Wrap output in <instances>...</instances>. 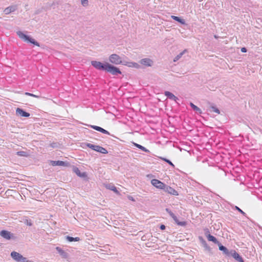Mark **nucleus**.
<instances>
[{
    "mask_svg": "<svg viewBox=\"0 0 262 262\" xmlns=\"http://www.w3.org/2000/svg\"><path fill=\"white\" fill-rule=\"evenodd\" d=\"M17 34L20 38L24 40L25 41L31 42L34 45L39 46V44L35 41L33 39L30 38L28 36L25 34L21 31H18Z\"/></svg>",
    "mask_w": 262,
    "mask_h": 262,
    "instance_id": "f257e3e1",
    "label": "nucleus"
},
{
    "mask_svg": "<svg viewBox=\"0 0 262 262\" xmlns=\"http://www.w3.org/2000/svg\"><path fill=\"white\" fill-rule=\"evenodd\" d=\"M105 71L112 73L113 75H117L118 74L121 73V71L119 70L118 68L114 66H113L107 63Z\"/></svg>",
    "mask_w": 262,
    "mask_h": 262,
    "instance_id": "f03ea898",
    "label": "nucleus"
},
{
    "mask_svg": "<svg viewBox=\"0 0 262 262\" xmlns=\"http://www.w3.org/2000/svg\"><path fill=\"white\" fill-rule=\"evenodd\" d=\"M109 60L111 63L115 64L122 63L121 57L116 54H112L109 57Z\"/></svg>",
    "mask_w": 262,
    "mask_h": 262,
    "instance_id": "7ed1b4c3",
    "label": "nucleus"
},
{
    "mask_svg": "<svg viewBox=\"0 0 262 262\" xmlns=\"http://www.w3.org/2000/svg\"><path fill=\"white\" fill-rule=\"evenodd\" d=\"M87 146L89 147H90V148H91L95 151H97L98 152H99L100 153L104 154H106L107 153V150L105 148H104L101 146H100L98 145H93L90 143L88 144Z\"/></svg>",
    "mask_w": 262,
    "mask_h": 262,
    "instance_id": "20e7f679",
    "label": "nucleus"
},
{
    "mask_svg": "<svg viewBox=\"0 0 262 262\" xmlns=\"http://www.w3.org/2000/svg\"><path fill=\"white\" fill-rule=\"evenodd\" d=\"M151 183L154 186H155V187H156L158 189H165V184L157 179L152 180L151 181Z\"/></svg>",
    "mask_w": 262,
    "mask_h": 262,
    "instance_id": "39448f33",
    "label": "nucleus"
},
{
    "mask_svg": "<svg viewBox=\"0 0 262 262\" xmlns=\"http://www.w3.org/2000/svg\"><path fill=\"white\" fill-rule=\"evenodd\" d=\"M166 211L169 214V215L172 217L175 222L177 224V225L181 226H185L186 225V222H180L179 221L177 217L168 208L166 209Z\"/></svg>",
    "mask_w": 262,
    "mask_h": 262,
    "instance_id": "423d86ee",
    "label": "nucleus"
},
{
    "mask_svg": "<svg viewBox=\"0 0 262 262\" xmlns=\"http://www.w3.org/2000/svg\"><path fill=\"white\" fill-rule=\"evenodd\" d=\"M91 63L96 69L105 71L107 63L103 64L102 63L97 61H93L91 62Z\"/></svg>",
    "mask_w": 262,
    "mask_h": 262,
    "instance_id": "0eeeda50",
    "label": "nucleus"
},
{
    "mask_svg": "<svg viewBox=\"0 0 262 262\" xmlns=\"http://www.w3.org/2000/svg\"><path fill=\"white\" fill-rule=\"evenodd\" d=\"M11 256L14 260L17 261H24L26 259L25 258L23 257L21 255L15 251L12 252L11 253Z\"/></svg>",
    "mask_w": 262,
    "mask_h": 262,
    "instance_id": "6e6552de",
    "label": "nucleus"
},
{
    "mask_svg": "<svg viewBox=\"0 0 262 262\" xmlns=\"http://www.w3.org/2000/svg\"><path fill=\"white\" fill-rule=\"evenodd\" d=\"M0 235L6 239H10L13 237V234L6 230H2L0 232Z\"/></svg>",
    "mask_w": 262,
    "mask_h": 262,
    "instance_id": "1a4fd4ad",
    "label": "nucleus"
},
{
    "mask_svg": "<svg viewBox=\"0 0 262 262\" xmlns=\"http://www.w3.org/2000/svg\"><path fill=\"white\" fill-rule=\"evenodd\" d=\"M50 164L53 166H68L69 164L67 162H65L61 161H50Z\"/></svg>",
    "mask_w": 262,
    "mask_h": 262,
    "instance_id": "9d476101",
    "label": "nucleus"
},
{
    "mask_svg": "<svg viewBox=\"0 0 262 262\" xmlns=\"http://www.w3.org/2000/svg\"><path fill=\"white\" fill-rule=\"evenodd\" d=\"M164 191L170 194L173 195H178L179 193L177 191H176L174 189L171 187L170 186H166L165 185V189H163Z\"/></svg>",
    "mask_w": 262,
    "mask_h": 262,
    "instance_id": "9b49d317",
    "label": "nucleus"
},
{
    "mask_svg": "<svg viewBox=\"0 0 262 262\" xmlns=\"http://www.w3.org/2000/svg\"><path fill=\"white\" fill-rule=\"evenodd\" d=\"M16 114L17 115H19L21 117H29L30 116V114L29 113H27L24 111L23 109L20 108H17L16 110Z\"/></svg>",
    "mask_w": 262,
    "mask_h": 262,
    "instance_id": "f8f14e48",
    "label": "nucleus"
},
{
    "mask_svg": "<svg viewBox=\"0 0 262 262\" xmlns=\"http://www.w3.org/2000/svg\"><path fill=\"white\" fill-rule=\"evenodd\" d=\"M230 255L237 261L239 262H244L243 258L235 250L231 251Z\"/></svg>",
    "mask_w": 262,
    "mask_h": 262,
    "instance_id": "ddd939ff",
    "label": "nucleus"
},
{
    "mask_svg": "<svg viewBox=\"0 0 262 262\" xmlns=\"http://www.w3.org/2000/svg\"><path fill=\"white\" fill-rule=\"evenodd\" d=\"M73 171L79 177L85 178L87 177L86 172L81 173L78 168L74 167L73 168Z\"/></svg>",
    "mask_w": 262,
    "mask_h": 262,
    "instance_id": "4468645a",
    "label": "nucleus"
},
{
    "mask_svg": "<svg viewBox=\"0 0 262 262\" xmlns=\"http://www.w3.org/2000/svg\"><path fill=\"white\" fill-rule=\"evenodd\" d=\"M140 63L147 67L151 66L152 63V61L149 58H144L140 60Z\"/></svg>",
    "mask_w": 262,
    "mask_h": 262,
    "instance_id": "2eb2a0df",
    "label": "nucleus"
},
{
    "mask_svg": "<svg viewBox=\"0 0 262 262\" xmlns=\"http://www.w3.org/2000/svg\"><path fill=\"white\" fill-rule=\"evenodd\" d=\"M91 128L106 135H110V133L101 127L96 125H91Z\"/></svg>",
    "mask_w": 262,
    "mask_h": 262,
    "instance_id": "dca6fc26",
    "label": "nucleus"
},
{
    "mask_svg": "<svg viewBox=\"0 0 262 262\" xmlns=\"http://www.w3.org/2000/svg\"><path fill=\"white\" fill-rule=\"evenodd\" d=\"M219 245L220 250L223 251V252L228 256L230 255L231 252H229L225 246L221 245L220 244H219Z\"/></svg>",
    "mask_w": 262,
    "mask_h": 262,
    "instance_id": "f3484780",
    "label": "nucleus"
},
{
    "mask_svg": "<svg viewBox=\"0 0 262 262\" xmlns=\"http://www.w3.org/2000/svg\"><path fill=\"white\" fill-rule=\"evenodd\" d=\"M128 67H133L135 68H139L140 66L136 62H128L124 64Z\"/></svg>",
    "mask_w": 262,
    "mask_h": 262,
    "instance_id": "a211bd4d",
    "label": "nucleus"
},
{
    "mask_svg": "<svg viewBox=\"0 0 262 262\" xmlns=\"http://www.w3.org/2000/svg\"><path fill=\"white\" fill-rule=\"evenodd\" d=\"M165 95L169 99L174 100V101H176L178 99L173 94L168 91H166L165 92Z\"/></svg>",
    "mask_w": 262,
    "mask_h": 262,
    "instance_id": "6ab92c4d",
    "label": "nucleus"
},
{
    "mask_svg": "<svg viewBox=\"0 0 262 262\" xmlns=\"http://www.w3.org/2000/svg\"><path fill=\"white\" fill-rule=\"evenodd\" d=\"M106 188L108 189L113 191L115 193L117 194H119V192L117 190L116 187L114 185H106Z\"/></svg>",
    "mask_w": 262,
    "mask_h": 262,
    "instance_id": "aec40b11",
    "label": "nucleus"
},
{
    "mask_svg": "<svg viewBox=\"0 0 262 262\" xmlns=\"http://www.w3.org/2000/svg\"><path fill=\"white\" fill-rule=\"evenodd\" d=\"M171 17L173 19H174V20H176V21H177L179 22L180 23H181V24H182V25H184V24H185V20H184V19H183L180 18V17H178V16H174V15H172V16H171Z\"/></svg>",
    "mask_w": 262,
    "mask_h": 262,
    "instance_id": "412c9836",
    "label": "nucleus"
},
{
    "mask_svg": "<svg viewBox=\"0 0 262 262\" xmlns=\"http://www.w3.org/2000/svg\"><path fill=\"white\" fill-rule=\"evenodd\" d=\"M15 10V8L13 6L9 7L4 10L5 14H8L11 12H13Z\"/></svg>",
    "mask_w": 262,
    "mask_h": 262,
    "instance_id": "4be33fe9",
    "label": "nucleus"
},
{
    "mask_svg": "<svg viewBox=\"0 0 262 262\" xmlns=\"http://www.w3.org/2000/svg\"><path fill=\"white\" fill-rule=\"evenodd\" d=\"M207 238L208 240L209 241H211L214 243H218L217 239L214 236L211 235V234H208L207 235Z\"/></svg>",
    "mask_w": 262,
    "mask_h": 262,
    "instance_id": "5701e85b",
    "label": "nucleus"
},
{
    "mask_svg": "<svg viewBox=\"0 0 262 262\" xmlns=\"http://www.w3.org/2000/svg\"><path fill=\"white\" fill-rule=\"evenodd\" d=\"M56 249L58 252V253L62 256L66 257L67 256V254L62 250L59 247H56Z\"/></svg>",
    "mask_w": 262,
    "mask_h": 262,
    "instance_id": "b1692460",
    "label": "nucleus"
},
{
    "mask_svg": "<svg viewBox=\"0 0 262 262\" xmlns=\"http://www.w3.org/2000/svg\"><path fill=\"white\" fill-rule=\"evenodd\" d=\"M66 238L68 240V241H69L70 242H73V241L78 242V241H80V238L78 237H76L74 238V237L68 236H67Z\"/></svg>",
    "mask_w": 262,
    "mask_h": 262,
    "instance_id": "393cba45",
    "label": "nucleus"
},
{
    "mask_svg": "<svg viewBox=\"0 0 262 262\" xmlns=\"http://www.w3.org/2000/svg\"><path fill=\"white\" fill-rule=\"evenodd\" d=\"M134 145L137 147H138V148L141 149L142 150L144 151H145V152H148V150L146 149L144 147H143V146L140 145V144H137V143H135Z\"/></svg>",
    "mask_w": 262,
    "mask_h": 262,
    "instance_id": "a878e982",
    "label": "nucleus"
},
{
    "mask_svg": "<svg viewBox=\"0 0 262 262\" xmlns=\"http://www.w3.org/2000/svg\"><path fill=\"white\" fill-rule=\"evenodd\" d=\"M16 154L18 156H21V157H28V154L26 152L24 151H18V152H17Z\"/></svg>",
    "mask_w": 262,
    "mask_h": 262,
    "instance_id": "bb28decb",
    "label": "nucleus"
},
{
    "mask_svg": "<svg viewBox=\"0 0 262 262\" xmlns=\"http://www.w3.org/2000/svg\"><path fill=\"white\" fill-rule=\"evenodd\" d=\"M186 51V50H184L182 52L180 53L179 55H178L173 59V61H176L179 60L183 55V54Z\"/></svg>",
    "mask_w": 262,
    "mask_h": 262,
    "instance_id": "cd10ccee",
    "label": "nucleus"
},
{
    "mask_svg": "<svg viewBox=\"0 0 262 262\" xmlns=\"http://www.w3.org/2000/svg\"><path fill=\"white\" fill-rule=\"evenodd\" d=\"M190 105L192 107V108L196 111H198L200 113H201V110L198 107L196 106V105H195L194 104H193L192 103H190Z\"/></svg>",
    "mask_w": 262,
    "mask_h": 262,
    "instance_id": "c85d7f7f",
    "label": "nucleus"
},
{
    "mask_svg": "<svg viewBox=\"0 0 262 262\" xmlns=\"http://www.w3.org/2000/svg\"><path fill=\"white\" fill-rule=\"evenodd\" d=\"M25 94L27 96H31V97H35V98H39L40 97L38 95H34L33 94H32V93H28V92H26L25 93Z\"/></svg>",
    "mask_w": 262,
    "mask_h": 262,
    "instance_id": "c756f323",
    "label": "nucleus"
},
{
    "mask_svg": "<svg viewBox=\"0 0 262 262\" xmlns=\"http://www.w3.org/2000/svg\"><path fill=\"white\" fill-rule=\"evenodd\" d=\"M161 159L165 161L166 162H167V163H168L169 165H170L171 166H172V167H174V165L173 164V163L170 161H169V160L166 159V158H161Z\"/></svg>",
    "mask_w": 262,
    "mask_h": 262,
    "instance_id": "7c9ffc66",
    "label": "nucleus"
},
{
    "mask_svg": "<svg viewBox=\"0 0 262 262\" xmlns=\"http://www.w3.org/2000/svg\"><path fill=\"white\" fill-rule=\"evenodd\" d=\"M81 4L83 6H88V0H81Z\"/></svg>",
    "mask_w": 262,
    "mask_h": 262,
    "instance_id": "2f4dec72",
    "label": "nucleus"
},
{
    "mask_svg": "<svg viewBox=\"0 0 262 262\" xmlns=\"http://www.w3.org/2000/svg\"><path fill=\"white\" fill-rule=\"evenodd\" d=\"M212 109L213 112H214L217 114H220V111L217 108H216L215 107H212Z\"/></svg>",
    "mask_w": 262,
    "mask_h": 262,
    "instance_id": "473e14b6",
    "label": "nucleus"
},
{
    "mask_svg": "<svg viewBox=\"0 0 262 262\" xmlns=\"http://www.w3.org/2000/svg\"><path fill=\"white\" fill-rule=\"evenodd\" d=\"M236 209L239 212H241V213L242 214H245V212L244 211H243L240 208H239L238 207L236 206L235 207Z\"/></svg>",
    "mask_w": 262,
    "mask_h": 262,
    "instance_id": "72a5a7b5",
    "label": "nucleus"
},
{
    "mask_svg": "<svg viewBox=\"0 0 262 262\" xmlns=\"http://www.w3.org/2000/svg\"><path fill=\"white\" fill-rule=\"evenodd\" d=\"M127 198H128V199L129 200H130V201H133V202H135V199H134V198H133V196H130V195H128V196H127Z\"/></svg>",
    "mask_w": 262,
    "mask_h": 262,
    "instance_id": "f704fd0d",
    "label": "nucleus"
},
{
    "mask_svg": "<svg viewBox=\"0 0 262 262\" xmlns=\"http://www.w3.org/2000/svg\"><path fill=\"white\" fill-rule=\"evenodd\" d=\"M241 51H242V52H246L247 50H246V49L245 48H242L241 49Z\"/></svg>",
    "mask_w": 262,
    "mask_h": 262,
    "instance_id": "c9c22d12",
    "label": "nucleus"
},
{
    "mask_svg": "<svg viewBox=\"0 0 262 262\" xmlns=\"http://www.w3.org/2000/svg\"><path fill=\"white\" fill-rule=\"evenodd\" d=\"M160 229L161 230H164L165 229V226L164 225H162L160 226Z\"/></svg>",
    "mask_w": 262,
    "mask_h": 262,
    "instance_id": "e433bc0d",
    "label": "nucleus"
}]
</instances>
